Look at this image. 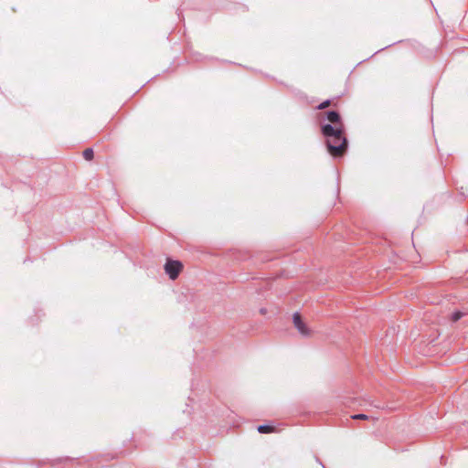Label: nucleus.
I'll return each mask as SVG.
<instances>
[{
    "instance_id": "obj_5",
    "label": "nucleus",
    "mask_w": 468,
    "mask_h": 468,
    "mask_svg": "<svg viewBox=\"0 0 468 468\" xmlns=\"http://www.w3.org/2000/svg\"><path fill=\"white\" fill-rule=\"evenodd\" d=\"M257 430L260 433H271L275 431V428L271 425H260Z\"/></svg>"
},
{
    "instance_id": "obj_8",
    "label": "nucleus",
    "mask_w": 468,
    "mask_h": 468,
    "mask_svg": "<svg viewBox=\"0 0 468 468\" xmlns=\"http://www.w3.org/2000/svg\"><path fill=\"white\" fill-rule=\"evenodd\" d=\"M462 316H463V314L461 312H456L452 314V322H457Z\"/></svg>"
},
{
    "instance_id": "obj_4",
    "label": "nucleus",
    "mask_w": 468,
    "mask_h": 468,
    "mask_svg": "<svg viewBox=\"0 0 468 468\" xmlns=\"http://www.w3.org/2000/svg\"><path fill=\"white\" fill-rule=\"evenodd\" d=\"M326 115H327V120H328L330 122L335 123V124H338V126H337V127H339V126H340V124H342V123L340 122V115H339L336 112H334V111H332V112H328L326 113Z\"/></svg>"
},
{
    "instance_id": "obj_6",
    "label": "nucleus",
    "mask_w": 468,
    "mask_h": 468,
    "mask_svg": "<svg viewBox=\"0 0 468 468\" xmlns=\"http://www.w3.org/2000/svg\"><path fill=\"white\" fill-rule=\"evenodd\" d=\"M83 157L85 158V160L87 161H91L94 157V152L91 148H86L84 151H83Z\"/></svg>"
},
{
    "instance_id": "obj_7",
    "label": "nucleus",
    "mask_w": 468,
    "mask_h": 468,
    "mask_svg": "<svg viewBox=\"0 0 468 468\" xmlns=\"http://www.w3.org/2000/svg\"><path fill=\"white\" fill-rule=\"evenodd\" d=\"M353 420H368L371 418L366 414H356L351 416Z\"/></svg>"
},
{
    "instance_id": "obj_2",
    "label": "nucleus",
    "mask_w": 468,
    "mask_h": 468,
    "mask_svg": "<svg viewBox=\"0 0 468 468\" xmlns=\"http://www.w3.org/2000/svg\"><path fill=\"white\" fill-rule=\"evenodd\" d=\"M183 264L179 261L167 260L164 269L171 280H176L183 271Z\"/></svg>"
},
{
    "instance_id": "obj_3",
    "label": "nucleus",
    "mask_w": 468,
    "mask_h": 468,
    "mask_svg": "<svg viewBox=\"0 0 468 468\" xmlns=\"http://www.w3.org/2000/svg\"><path fill=\"white\" fill-rule=\"evenodd\" d=\"M293 324L299 331V333L304 336H311L312 331L308 328L305 323L302 320L301 315L298 313L293 314Z\"/></svg>"
},
{
    "instance_id": "obj_9",
    "label": "nucleus",
    "mask_w": 468,
    "mask_h": 468,
    "mask_svg": "<svg viewBox=\"0 0 468 468\" xmlns=\"http://www.w3.org/2000/svg\"><path fill=\"white\" fill-rule=\"evenodd\" d=\"M329 105H330V101H325L318 106V109L323 110V109H325L326 107H328Z\"/></svg>"
},
{
    "instance_id": "obj_1",
    "label": "nucleus",
    "mask_w": 468,
    "mask_h": 468,
    "mask_svg": "<svg viewBox=\"0 0 468 468\" xmlns=\"http://www.w3.org/2000/svg\"><path fill=\"white\" fill-rule=\"evenodd\" d=\"M322 132L326 137L329 154L334 157L343 156L347 149V140L343 134V124L339 127L325 124L322 127Z\"/></svg>"
}]
</instances>
